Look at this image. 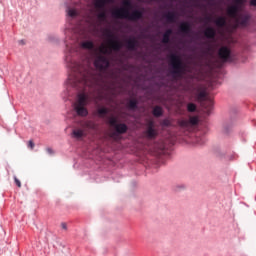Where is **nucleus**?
Segmentation results:
<instances>
[{
  "label": "nucleus",
  "instance_id": "nucleus-20",
  "mask_svg": "<svg viewBox=\"0 0 256 256\" xmlns=\"http://www.w3.org/2000/svg\"><path fill=\"white\" fill-rule=\"evenodd\" d=\"M73 139H83L85 137V130L83 129H74L72 131Z\"/></svg>",
  "mask_w": 256,
  "mask_h": 256
},
{
  "label": "nucleus",
  "instance_id": "nucleus-46",
  "mask_svg": "<svg viewBox=\"0 0 256 256\" xmlns=\"http://www.w3.org/2000/svg\"><path fill=\"white\" fill-rule=\"evenodd\" d=\"M189 79H195V76H189Z\"/></svg>",
  "mask_w": 256,
  "mask_h": 256
},
{
  "label": "nucleus",
  "instance_id": "nucleus-8",
  "mask_svg": "<svg viewBox=\"0 0 256 256\" xmlns=\"http://www.w3.org/2000/svg\"><path fill=\"white\" fill-rule=\"evenodd\" d=\"M235 121H237V109H233L230 112V118L224 123L223 131L225 135H229L231 131H233V127L235 126Z\"/></svg>",
  "mask_w": 256,
  "mask_h": 256
},
{
  "label": "nucleus",
  "instance_id": "nucleus-47",
  "mask_svg": "<svg viewBox=\"0 0 256 256\" xmlns=\"http://www.w3.org/2000/svg\"><path fill=\"white\" fill-rule=\"evenodd\" d=\"M165 39H167V34L164 35V41H165Z\"/></svg>",
  "mask_w": 256,
  "mask_h": 256
},
{
  "label": "nucleus",
  "instance_id": "nucleus-34",
  "mask_svg": "<svg viewBox=\"0 0 256 256\" xmlns=\"http://www.w3.org/2000/svg\"><path fill=\"white\" fill-rule=\"evenodd\" d=\"M250 7H256V0H249Z\"/></svg>",
  "mask_w": 256,
  "mask_h": 256
},
{
  "label": "nucleus",
  "instance_id": "nucleus-7",
  "mask_svg": "<svg viewBox=\"0 0 256 256\" xmlns=\"http://www.w3.org/2000/svg\"><path fill=\"white\" fill-rule=\"evenodd\" d=\"M251 23V15L249 12L239 14V17L234 21L235 29H245Z\"/></svg>",
  "mask_w": 256,
  "mask_h": 256
},
{
  "label": "nucleus",
  "instance_id": "nucleus-18",
  "mask_svg": "<svg viewBox=\"0 0 256 256\" xmlns=\"http://www.w3.org/2000/svg\"><path fill=\"white\" fill-rule=\"evenodd\" d=\"M213 49L211 48V46L204 44L203 48L200 49V53L199 55L201 57H207V55H211Z\"/></svg>",
  "mask_w": 256,
  "mask_h": 256
},
{
  "label": "nucleus",
  "instance_id": "nucleus-26",
  "mask_svg": "<svg viewBox=\"0 0 256 256\" xmlns=\"http://www.w3.org/2000/svg\"><path fill=\"white\" fill-rule=\"evenodd\" d=\"M239 155L237 153L233 152L230 156H226V161H236L238 159Z\"/></svg>",
  "mask_w": 256,
  "mask_h": 256
},
{
  "label": "nucleus",
  "instance_id": "nucleus-24",
  "mask_svg": "<svg viewBox=\"0 0 256 256\" xmlns=\"http://www.w3.org/2000/svg\"><path fill=\"white\" fill-rule=\"evenodd\" d=\"M160 125L162 127H171L173 123L169 120V118H164L161 122Z\"/></svg>",
  "mask_w": 256,
  "mask_h": 256
},
{
  "label": "nucleus",
  "instance_id": "nucleus-38",
  "mask_svg": "<svg viewBox=\"0 0 256 256\" xmlns=\"http://www.w3.org/2000/svg\"><path fill=\"white\" fill-rule=\"evenodd\" d=\"M61 227H62V229H65V230H67V223H65V222H62V224H61Z\"/></svg>",
  "mask_w": 256,
  "mask_h": 256
},
{
  "label": "nucleus",
  "instance_id": "nucleus-43",
  "mask_svg": "<svg viewBox=\"0 0 256 256\" xmlns=\"http://www.w3.org/2000/svg\"><path fill=\"white\" fill-rule=\"evenodd\" d=\"M155 86L156 87H163V83L157 82V83H155Z\"/></svg>",
  "mask_w": 256,
  "mask_h": 256
},
{
  "label": "nucleus",
  "instance_id": "nucleus-44",
  "mask_svg": "<svg viewBox=\"0 0 256 256\" xmlns=\"http://www.w3.org/2000/svg\"><path fill=\"white\" fill-rule=\"evenodd\" d=\"M142 59L145 61V59H147V55H144Z\"/></svg>",
  "mask_w": 256,
  "mask_h": 256
},
{
  "label": "nucleus",
  "instance_id": "nucleus-11",
  "mask_svg": "<svg viewBox=\"0 0 256 256\" xmlns=\"http://www.w3.org/2000/svg\"><path fill=\"white\" fill-rule=\"evenodd\" d=\"M181 73H183V70H181V64L172 65L171 70H168V75L172 77V79H177V77H181Z\"/></svg>",
  "mask_w": 256,
  "mask_h": 256
},
{
  "label": "nucleus",
  "instance_id": "nucleus-48",
  "mask_svg": "<svg viewBox=\"0 0 256 256\" xmlns=\"http://www.w3.org/2000/svg\"><path fill=\"white\" fill-rule=\"evenodd\" d=\"M115 51H117L119 48L118 47H114Z\"/></svg>",
  "mask_w": 256,
  "mask_h": 256
},
{
  "label": "nucleus",
  "instance_id": "nucleus-13",
  "mask_svg": "<svg viewBox=\"0 0 256 256\" xmlns=\"http://www.w3.org/2000/svg\"><path fill=\"white\" fill-rule=\"evenodd\" d=\"M126 107L130 111H135L136 109L139 108V99L132 98V99L128 100L126 103Z\"/></svg>",
  "mask_w": 256,
  "mask_h": 256
},
{
  "label": "nucleus",
  "instance_id": "nucleus-6",
  "mask_svg": "<svg viewBox=\"0 0 256 256\" xmlns=\"http://www.w3.org/2000/svg\"><path fill=\"white\" fill-rule=\"evenodd\" d=\"M217 56L222 61V63H233L235 55L233 54V50L227 46H221L217 51Z\"/></svg>",
  "mask_w": 256,
  "mask_h": 256
},
{
  "label": "nucleus",
  "instance_id": "nucleus-40",
  "mask_svg": "<svg viewBox=\"0 0 256 256\" xmlns=\"http://www.w3.org/2000/svg\"><path fill=\"white\" fill-rule=\"evenodd\" d=\"M124 67H125V69H133V66H131L129 64H125Z\"/></svg>",
  "mask_w": 256,
  "mask_h": 256
},
{
  "label": "nucleus",
  "instance_id": "nucleus-14",
  "mask_svg": "<svg viewBox=\"0 0 256 256\" xmlns=\"http://www.w3.org/2000/svg\"><path fill=\"white\" fill-rule=\"evenodd\" d=\"M95 115L96 117L103 119V117H106V115H109V108L105 106H101L98 109H96Z\"/></svg>",
  "mask_w": 256,
  "mask_h": 256
},
{
  "label": "nucleus",
  "instance_id": "nucleus-22",
  "mask_svg": "<svg viewBox=\"0 0 256 256\" xmlns=\"http://www.w3.org/2000/svg\"><path fill=\"white\" fill-rule=\"evenodd\" d=\"M205 97H207V92L205 90H202V91L196 93L197 101H204Z\"/></svg>",
  "mask_w": 256,
  "mask_h": 256
},
{
  "label": "nucleus",
  "instance_id": "nucleus-33",
  "mask_svg": "<svg viewBox=\"0 0 256 256\" xmlns=\"http://www.w3.org/2000/svg\"><path fill=\"white\" fill-rule=\"evenodd\" d=\"M186 91H195V87L191 86V85H187L185 88Z\"/></svg>",
  "mask_w": 256,
  "mask_h": 256
},
{
  "label": "nucleus",
  "instance_id": "nucleus-23",
  "mask_svg": "<svg viewBox=\"0 0 256 256\" xmlns=\"http://www.w3.org/2000/svg\"><path fill=\"white\" fill-rule=\"evenodd\" d=\"M214 23L217 25V27H223L225 26V18L219 17L218 19L214 20Z\"/></svg>",
  "mask_w": 256,
  "mask_h": 256
},
{
  "label": "nucleus",
  "instance_id": "nucleus-15",
  "mask_svg": "<svg viewBox=\"0 0 256 256\" xmlns=\"http://www.w3.org/2000/svg\"><path fill=\"white\" fill-rule=\"evenodd\" d=\"M67 16L71 19H75L76 17H79V10L75 7L67 6L66 8Z\"/></svg>",
  "mask_w": 256,
  "mask_h": 256
},
{
  "label": "nucleus",
  "instance_id": "nucleus-4",
  "mask_svg": "<svg viewBox=\"0 0 256 256\" xmlns=\"http://www.w3.org/2000/svg\"><path fill=\"white\" fill-rule=\"evenodd\" d=\"M89 104V94L86 92H79L77 94L76 103L73 104V109L78 117H87L89 110L87 105Z\"/></svg>",
  "mask_w": 256,
  "mask_h": 256
},
{
  "label": "nucleus",
  "instance_id": "nucleus-2",
  "mask_svg": "<svg viewBox=\"0 0 256 256\" xmlns=\"http://www.w3.org/2000/svg\"><path fill=\"white\" fill-rule=\"evenodd\" d=\"M178 127L181 129H186L188 133H190L191 137H196L195 143L198 145H204L205 141H207L205 135L209 133V126L205 124L203 127L199 128V124L201 123V118L195 115L190 118H182L178 120Z\"/></svg>",
  "mask_w": 256,
  "mask_h": 256
},
{
  "label": "nucleus",
  "instance_id": "nucleus-10",
  "mask_svg": "<svg viewBox=\"0 0 256 256\" xmlns=\"http://www.w3.org/2000/svg\"><path fill=\"white\" fill-rule=\"evenodd\" d=\"M93 65L95 69L105 71L106 69H109V60L106 57H98L96 60H94Z\"/></svg>",
  "mask_w": 256,
  "mask_h": 256
},
{
  "label": "nucleus",
  "instance_id": "nucleus-31",
  "mask_svg": "<svg viewBox=\"0 0 256 256\" xmlns=\"http://www.w3.org/2000/svg\"><path fill=\"white\" fill-rule=\"evenodd\" d=\"M206 35L208 37H213L215 35V32H213V28H209L207 31H206Z\"/></svg>",
  "mask_w": 256,
  "mask_h": 256
},
{
  "label": "nucleus",
  "instance_id": "nucleus-42",
  "mask_svg": "<svg viewBox=\"0 0 256 256\" xmlns=\"http://www.w3.org/2000/svg\"><path fill=\"white\" fill-rule=\"evenodd\" d=\"M18 43H19V45H25V40L24 39L19 40Z\"/></svg>",
  "mask_w": 256,
  "mask_h": 256
},
{
  "label": "nucleus",
  "instance_id": "nucleus-12",
  "mask_svg": "<svg viewBox=\"0 0 256 256\" xmlns=\"http://www.w3.org/2000/svg\"><path fill=\"white\" fill-rule=\"evenodd\" d=\"M80 47L86 51H91V49L95 48V42L92 39L84 40L80 43Z\"/></svg>",
  "mask_w": 256,
  "mask_h": 256
},
{
  "label": "nucleus",
  "instance_id": "nucleus-41",
  "mask_svg": "<svg viewBox=\"0 0 256 256\" xmlns=\"http://www.w3.org/2000/svg\"><path fill=\"white\" fill-rule=\"evenodd\" d=\"M98 19H105V14H99Z\"/></svg>",
  "mask_w": 256,
  "mask_h": 256
},
{
  "label": "nucleus",
  "instance_id": "nucleus-16",
  "mask_svg": "<svg viewBox=\"0 0 256 256\" xmlns=\"http://www.w3.org/2000/svg\"><path fill=\"white\" fill-rule=\"evenodd\" d=\"M213 154L215 155V157H217V159H221V160L227 159V153L223 152L221 150V147L219 146L214 147Z\"/></svg>",
  "mask_w": 256,
  "mask_h": 256
},
{
  "label": "nucleus",
  "instance_id": "nucleus-19",
  "mask_svg": "<svg viewBox=\"0 0 256 256\" xmlns=\"http://www.w3.org/2000/svg\"><path fill=\"white\" fill-rule=\"evenodd\" d=\"M203 107L205 109L206 115H211V113H213L214 103L212 100H208L206 103L203 104Z\"/></svg>",
  "mask_w": 256,
  "mask_h": 256
},
{
  "label": "nucleus",
  "instance_id": "nucleus-9",
  "mask_svg": "<svg viewBox=\"0 0 256 256\" xmlns=\"http://www.w3.org/2000/svg\"><path fill=\"white\" fill-rule=\"evenodd\" d=\"M247 0H234V4L228 9L229 15H239V11L245 7Z\"/></svg>",
  "mask_w": 256,
  "mask_h": 256
},
{
  "label": "nucleus",
  "instance_id": "nucleus-50",
  "mask_svg": "<svg viewBox=\"0 0 256 256\" xmlns=\"http://www.w3.org/2000/svg\"><path fill=\"white\" fill-rule=\"evenodd\" d=\"M137 57H141V55H137Z\"/></svg>",
  "mask_w": 256,
  "mask_h": 256
},
{
  "label": "nucleus",
  "instance_id": "nucleus-3",
  "mask_svg": "<svg viewBox=\"0 0 256 256\" xmlns=\"http://www.w3.org/2000/svg\"><path fill=\"white\" fill-rule=\"evenodd\" d=\"M108 123L112 127L110 137L111 139H114V141H121L123 135L129 131V126L125 122L119 123L115 116L111 117Z\"/></svg>",
  "mask_w": 256,
  "mask_h": 256
},
{
  "label": "nucleus",
  "instance_id": "nucleus-49",
  "mask_svg": "<svg viewBox=\"0 0 256 256\" xmlns=\"http://www.w3.org/2000/svg\"><path fill=\"white\" fill-rule=\"evenodd\" d=\"M161 153H165V149L161 150Z\"/></svg>",
  "mask_w": 256,
  "mask_h": 256
},
{
  "label": "nucleus",
  "instance_id": "nucleus-36",
  "mask_svg": "<svg viewBox=\"0 0 256 256\" xmlns=\"http://www.w3.org/2000/svg\"><path fill=\"white\" fill-rule=\"evenodd\" d=\"M179 189H185V185H178L175 191H179Z\"/></svg>",
  "mask_w": 256,
  "mask_h": 256
},
{
  "label": "nucleus",
  "instance_id": "nucleus-27",
  "mask_svg": "<svg viewBox=\"0 0 256 256\" xmlns=\"http://www.w3.org/2000/svg\"><path fill=\"white\" fill-rule=\"evenodd\" d=\"M127 47H128V49H129L130 51H137L136 44H135L134 41L128 42V43H127Z\"/></svg>",
  "mask_w": 256,
  "mask_h": 256
},
{
  "label": "nucleus",
  "instance_id": "nucleus-29",
  "mask_svg": "<svg viewBox=\"0 0 256 256\" xmlns=\"http://www.w3.org/2000/svg\"><path fill=\"white\" fill-rule=\"evenodd\" d=\"M134 13L135 14H131L130 15L131 19H139V17L137 15H141L142 14V12L139 11V10H135Z\"/></svg>",
  "mask_w": 256,
  "mask_h": 256
},
{
  "label": "nucleus",
  "instance_id": "nucleus-30",
  "mask_svg": "<svg viewBox=\"0 0 256 256\" xmlns=\"http://www.w3.org/2000/svg\"><path fill=\"white\" fill-rule=\"evenodd\" d=\"M14 183H15L16 187L21 189V180L17 176H14Z\"/></svg>",
  "mask_w": 256,
  "mask_h": 256
},
{
  "label": "nucleus",
  "instance_id": "nucleus-21",
  "mask_svg": "<svg viewBox=\"0 0 256 256\" xmlns=\"http://www.w3.org/2000/svg\"><path fill=\"white\" fill-rule=\"evenodd\" d=\"M186 110L188 111V113H197V104L189 102L186 105Z\"/></svg>",
  "mask_w": 256,
  "mask_h": 256
},
{
  "label": "nucleus",
  "instance_id": "nucleus-1",
  "mask_svg": "<svg viewBox=\"0 0 256 256\" xmlns=\"http://www.w3.org/2000/svg\"><path fill=\"white\" fill-rule=\"evenodd\" d=\"M77 53V49L73 46L66 44L64 51V61L68 69L67 84L73 89H79L81 83H85L87 80V67L81 62L75 60L74 56Z\"/></svg>",
  "mask_w": 256,
  "mask_h": 256
},
{
  "label": "nucleus",
  "instance_id": "nucleus-28",
  "mask_svg": "<svg viewBox=\"0 0 256 256\" xmlns=\"http://www.w3.org/2000/svg\"><path fill=\"white\" fill-rule=\"evenodd\" d=\"M104 33L107 39H113L114 41H117V38H113V35L111 34V32H109V30H105Z\"/></svg>",
  "mask_w": 256,
  "mask_h": 256
},
{
  "label": "nucleus",
  "instance_id": "nucleus-5",
  "mask_svg": "<svg viewBox=\"0 0 256 256\" xmlns=\"http://www.w3.org/2000/svg\"><path fill=\"white\" fill-rule=\"evenodd\" d=\"M142 135L149 141H155L159 137V130L155 127V120L150 119L147 121Z\"/></svg>",
  "mask_w": 256,
  "mask_h": 256
},
{
  "label": "nucleus",
  "instance_id": "nucleus-25",
  "mask_svg": "<svg viewBox=\"0 0 256 256\" xmlns=\"http://www.w3.org/2000/svg\"><path fill=\"white\" fill-rule=\"evenodd\" d=\"M143 91H146L148 95H153L155 93V89L151 86H142Z\"/></svg>",
  "mask_w": 256,
  "mask_h": 256
},
{
  "label": "nucleus",
  "instance_id": "nucleus-45",
  "mask_svg": "<svg viewBox=\"0 0 256 256\" xmlns=\"http://www.w3.org/2000/svg\"><path fill=\"white\" fill-rule=\"evenodd\" d=\"M166 19L169 21L171 20V16H167Z\"/></svg>",
  "mask_w": 256,
  "mask_h": 256
},
{
  "label": "nucleus",
  "instance_id": "nucleus-39",
  "mask_svg": "<svg viewBox=\"0 0 256 256\" xmlns=\"http://www.w3.org/2000/svg\"><path fill=\"white\" fill-rule=\"evenodd\" d=\"M111 16H112V17H119V12H113V13L111 14Z\"/></svg>",
  "mask_w": 256,
  "mask_h": 256
},
{
  "label": "nucleus",
  "instance_id": "nucleus-35",
  "mask_svg": "<svg viewBox=\"0 0 256 256\" xmlns=\"http://www.w3.org/2000/svg\"><path fill=\"white\" fill-rule=\"evenodd\" d=\"M46 151L49 155H53V153H55L52 148H47Z\"/></svg>",
  "mask_w": 256,
  "mask_h": 256
},
{
  "label": "nucleus",
  "instance_id": "nucleus-37",
  "mask_svg": "<svg viewBox=\"0 0 256 256\" xmlns=\"http://www.w3.org/2000/svg\"><path fill=\"white\" fill-rule=\"evenodd\" d=\"M48 41H50L51 43H53V41H55V37H53V36H48Z\"/></svg>",
  "mask_w": 256,
  "mask_h": 256
},
{
  "label": "nucleus",
  "instance_id": "nucleus-32",
  "mask_svg": "<svg viewBox=\"0 0 256 256\" xmlns=\"http://www.w3.org/2000/svg\"><path fill=\"white\" fill-rule=\"evenodd\" d=\"M28 147H30V149H34L35 148V142H33V140H29Z\"/></svg>",
  "mask_w": 256,
  "mask_h": 256
},
{
  "label": "nucleus",
  "instance_id": "nucleus-17",
  "mask_svg": "<svg viewBox=\"0 0 256 256\" xmlns=\"http://www.w3.org/2000/svg\"><path fill=\"white\" fill-rule=\"evenodd\" d=\"M164 114H165V110H163L161 106L156 105L152 108L153 117H156V118L163 117Z\"/></svg>",
  "mask_w": 256,
  "mask_h": 256
}]
</instances>
